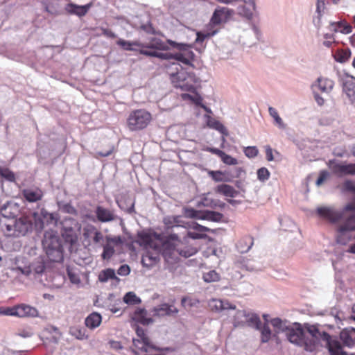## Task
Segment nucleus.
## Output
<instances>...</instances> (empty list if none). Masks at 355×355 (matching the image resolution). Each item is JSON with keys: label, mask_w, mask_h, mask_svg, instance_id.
Instances as JSON below:
<instances>
[{"label": "nucleus", "mask_w": 355, "mask_h": 355, "mask_svg": "<svg viewBox=\"0 0 355 355\" xmlns=\"http://www.w3.org/2000/svg\"><path fill=\"white\" fill-rule=\"evenodd\" d=\"M351 55L349 49H338L334 53V58L337 62L343 63L347 62Z\"/></svg>", "instance_id": "nucleus-37"}, {"label": "nucleus", "mask_w": 355, "mask_h": 355, "mask_svg": "<svg viewBox=\"0 0 355 355\" xmlns=\"http://www.w3.org/2000/svg\"><path fill=\"white\" fill-rule=\"evenodd\" d=\"M216 191L220 194L230 198L236 197L239 194V191H236L232 186L225 184L218 185L216 187Z\"/></svg>", "instance_id": "nucleus-34"}, {"label": "nucleus", "mask_w": 355, "mask_h": 355, "mask_svg": "<svg viewBox=\"0 0 355 355\" xmlns=\"http://www.w3.org/2000/svg\"><path fill=\"white\" fill-rule=\"evenodd\" d=\"M42 243L46 254L51 261H60L62 259V246L57 236H48L45 234Z\"/></svg>", "instance_id": "nucleus-5"}, {"label": "nucleus", "mask_w": 355, "mask_h": 355, "mask_svg": "<svg viewBox=\"0 0 355 355\" xmlns=\"http://www.w3.org/2000/svg\"><path fill=\"white\" fill-rule=\"evenodd\" d=\"M343 91L351 101L355 99V78L347 76L343 80Z\"/></svg>", "instance_id": "nucleus-24"}, {"label": "nucleus", "mask_w": 355, "mask_h": 355, "mask_svg": "<svg viewBox=\"0 0 355 355\" xmlns=\"http://www.w3.org/2000/svg\"><path fill=\"white\" fill-rule=\"evenodd\" d=\"M205 150L219 157L223 163L227 165H236L238 164L237 159L232 156L226 154L225 152L216 148L207 147Z\"/></svg>", "instance_id": "nucleus-23"}, {"label": "nucleus", "mask_w": 355, "mask_h": 355, "mask_svg": "<svg viewBox=\"0 0 355 355\" xmlns=\"http://www.w3.org/2000/svg\"><path fill=\"white\" fill-rule=\"evenodd\" d=\"M261 332V343H267L268 342L272 337V331L268 324L265 323L264 324H261L260 328L258 329Z\"/></svg>", "instance_id": "nucleus-39"}, {"label": "nucleus", "mask_w": 355, "mask_h": 355, "mask_svg": "<svg viewBox=\"0 0 355 355\" xmlns=\"http://www.w3.org/2000/svg\"><path fill=\"white\" fill-rule=\"evenodd\" d=\"M268 112L270 115L274 119L275 123L279 128H284L285 124L284 123L282 118L279 116L277 110L272 107H269Z\"/></svg>", "instance_id": "nucleus-41"}, {"label": "nucleus", "mask_w": 355, "mask_h": 355, "mask_svg": "<svg viewBox=\"0 0 355 355\" xmlns=\"http://www.w3.org/2000/svg\"><path fill=\"white\" fill-rule=\"evenodd\" d=\"M209 174L213 178V180H214L216 182H220L223 180V173L220 171H210Z\"/></svg>", "instance_id": "nucleus-62"}, {"label": "nucleus", "mask_w": 355, "mask_h": 355, "mask_svg": "<svg viewBox=\"0 0 355 355\" xmlns=\"http://www.w3.org/2000/svg\"><path fill=\"white\" fill-rule=\"evenodd\" d=\"M168 43L172 47L179 50L178 52L173 53V60L187 66L194 67L193 62L195 60V54L191 51L190 45L184 43H178L171 40H168Z\"/></svg>", "instance_id": "nucleus-4"}, {"label": "nucleus", "mask_w": 355, "mask_h": 355, "mask_svg": "<svg viewBox=\"0 0 355 355\" xmlns=\"http://www.w3.org/2000/svg\"><path fill=\"white\" fill-rule=\"evenodd\" d=\"M246 315V311L243 310H238L234 316V325L235 327L245 325V318Z\"/></svg>", "instance_id": "nucleus-40"}, {"label": "nucleus", "mask_w": 355, "mask_h": 355, "mask_svg": "<svg viewBox=\"0 0 355 355\" xmlns=\"http://www.w3.org/2000/svg\"><path fill=\"white\" fill-rule=\"evenodd\" d=\"M329 174L327 171H325V170L321 171L320 172L319 176L316 180V185L320 186L324 182V181H325L327 179V178L329 177Z\"/></svg>", "instance_id": "nucleus-59"}, {"label": "nucleus", "mask_w": 355, "mask_h": 355, "mask_svg": "<svg viewBox=\"0 0 355 355\" xmlns=\"http://www.w3.org/2000/svg\"><path fill=\"white\" fill-rule=\"evenodd\" d=\"M123 301L128 304H137L140 303V299L133 293L128 292L123 297Z\"/></svg>", "instance_id": "nucleus-44"}, {"label": "nucleus", "mask_w": 355, "mask_h": 355, "mask_svg": "<svg viewBox=\"0 0 355 355\" xmlns=\"http://www.w3.org/2000/svg\"><path fill=\"white\" fill-rule=\"evenodd\" d=\"M67 275L70 282L75 284H78L80 282L78 275L71 268H67Z\"/></svg>", "instance_id": "nucleus-52"}, {"label": "nucleus", "mask_w": 355, "mask_h": 355, "mask_svg": "<svg viewBox=\"0 0 355 355\" xmlns=\"http://www.w3.org/2000/svg\"><path fill=\"white\" fill-rule=\"evenodd\" d=\"M101 31L102 34L107 37L112 39L116 37V35L114 33H113L110 29L102 28Z\"/></svg>", "instance_id": "nucleus-63"}, {"label": "nucleus", "mask_w": 355, "mask_h": 355, "mask_svg": "<svg viewBox=\"0 0 355 355\" xmlns=\"http://www.w3.org/2000/svg\"><path fill=\"white\" fill-rule=\"evenodd\" d=\"M114 248L110 244L106 243L103 246V252L102 253V258L103 259H110L114 254Z\"/></svg>", "instance_id": "nucleus-45"}, {"label": "nucleus", "mask_w": 355, "mask_h": 355, "mask_svg": "<svg viewBox=\"0 0 355 355\" xmlns=\"http://www.w3.org/2000/svg\"><path fill=\"white\" fill-rule=\"evenodd\" d=\"M64 233L66 235V239L70 243H73L76 241L77 236L75 231L72 227H64Z\"/></svg>", "instance_id": "nucleus-54"}, {"label": "nucleus", "mask_w": 355, "mask_h": 355, "mask_svg": "<svg viewBox=\"0 0 355 355\" xmlns=\"http://www.w3.org/2000/svg\"><path fill=\"white\" fill-rule=\"evenodd\" d=\"M135 331L138 338L133 339V345L136 348L146 352H148L150 349H156L155 345L142 327L137 326Z\"/></svg>", "instance_id": "nucleus-10"}, {"label": "nucleus", "mask_w": 355, "mask_h": 355, "mask_svg": "<svg viewBox=\"0 0 355 355\" xmlns=\"http://www.w3.org/2000/svg\"><path fill=\"white\" fill-rule=\"evenodd\" d=\"M327 165L331 172L340 177L355 175V163H338L335 159L329 160Z\"/></svg>", "instance_id": "nucleus-11"}, {"label": "nucleus", "mask_w": 355, "mask_h": 355, "mask_svg": "<svg viewBox=\"0 0 355 355\" xmlns=\"http://www.w3.org/2000/svg\"><path fill=\"white\" fill-rule=\"evenodd\" d=\"M114 146L112 145L109 146L107 150L104 151H96L93 154V157L96 159H99L100 157H108L112 155L114 152Z\"/></svg>", "instance_id": "nucleus-50"}, {"label": "nucleus", "mask_w": 355, "mask_h": 355, "mask_svg": "<svg viewBox=\"0 0 355 355\" xmlns=\"http://www.w3.org/2000/svg\"><path fill=\"white\" fill-rule=\"evenodd\" d=\"M333 154L336 157H343L346 154V150L345 149V148H336L334 149Z\"/></svg>", "instance_id": "nucleus-64"}, {"label": "nucleus", "mask_w": 355, "mask_h": 355, "mask_svg": "<svg viewBox=\"0 0 355 355\" xmlns=\"http://www.w3.org/2000/svg\"><path fill=\"white\" fill-rule=\"evenodd\" d=\"M325 40L323 42L324 46L329 48L333 43H335V38L332 34H325L324 36Z\"/></svg>", "instance_id": "nucleus-60"}, {"label": "nucleus", "mask_w": 355, "mask_h": 355, "mask_svg": "<svg viewBox=\"0 0 355 355\" xmlns=\"http://www.w3.org/2000/svg\"><path fill=\"white\" fill-rule=\"evenodd\" d=\"M1 313L5 315L17 316V306L6 307L2 309Z\"/></svg>", "instance_id": "nucleus-57"}, {"label": "nucleus", "mask_w": 355, "mask_h": 355, "mask_svg": "<svg viewBox=\"0 0 355 355\" xmlns=\"http://www.w3.org/2000/svg\"><path fill=\"white\" fill-rule=\"evenodd\" d=\"M233 14L234 11L227 8L223 7L216 8L213 13L209 25L210 27H213V26L225 23Z\"/></svg>", "instance_id": "nucleus-13"}, {"label": "nucleus", "mask_w": 355, "mask_h": 355, "mask_svg": "<svg viewBox=\"0 0 355 355\" xmlns=\"http://www.w3.org/2000/svg\"><path fill=\"white\" fill-rule=\"evenodd\" d=\"M180 257L187 258L197 252V249L193 247L185 246L184 248H180Z\"/></svg>", "instance_id": "nucleus-49"}, {"label": "nucleus", "mask_w": 355, "mask_h": 355, "mask_svg": "<svg viewBox=\"0 0 355 355\" xmlns=\"http://www.w3.org/2000/svg\"><path fill=\"white\" fill-rule=\"evenodd\" d=\"M317 82L318 89L323 93H329L334 85V81L327 78H318Z\"/></svg>", "instance_id": "nucleus-32"}, {"label": "nucleus", "mask_w": 355, "mask_h": 355, "mask_svg": "<svg viewBox=\"0 0 355 355\" xmlns=\"http://www.w3.org/2000/svg\"><path fill=\"white\" fill-rule=\"evenodd\" d=\"M90 7L91 3L85 6H78L74 3H69L66 7V10L71 15L83 17L87 13Z\"/></svg>", "instance_id": "nucleus-26"}, {"label": "nucleus", "mask_w": 355, "mask_h": 355, "mask_svg": "<svg viewBox=\"0 0 355 355\" xmlns=\"http://www.w3.org/2000/svg\"><path fill=\"white\" fill-rule=\"evenodd\" d=\"M253 244V238L251 236H245L238 241L236 247L241 253H244L249 251Z\"/></svg>", "instance_id": "nucleus-35"}, {"label": "nucleus", "mask_w": 355, "mask_h": 355, "mask_svg": "<svg viewBox=\"0 0 355 355\" xmlns=\"http://www.w3.org/2000/svg\"><path fill=\"white\" fill-rule=\"evenodd\" d=\"M193 94H194V96L193 97V100L191 102H193L195 105L201 107L207 112H211L210 109L202 103L203 99L202 96L198 93V90L196 91V93Z\"/></svg>", "instance_id": "nucleus-46"}, {"label": "nucleus", "mask_w": 355, "mask_h": 355, "mask_svg": "<svg viewBox=\"0 0 355 355\" xmlns=\"http://www.w3.org/2000/svg\"><path fill=\"white\" fill-rule=\"evenodd\" d=\"M116 44L121 46L123 50L125 51H138L143 46V43L138 41H126L123 39H119L116 42Z\"/></svg>", "instance_id": "nucleus-28"}, {"label": "nucleus", "mask_w": 355, "mask_h": 355, "mask_svg": "<svg viewBox=\"0 0 355 355\" xmlns=\"http://www.w3.org/2000/svg\"><path fill=\"white\" fill-rule=\"evenodd\" d=\"M286 334L291 343L303 347L306 351L311 352L315 351L314 341L309 340L300 324L295 323V327H291Z\"/></svg>", "instance_id": "nucleus-3"}, {"label": "nucleus", "mask_w": 355, "mask_h": 355, "mask_svg": "<svg viewBox=\"0 0 355 355\" xmlns=\"http://www.w3.org/2000/svg\"><path fill=\"white\" fill-rule=\"evenodd\" d=\"M304 327L306 329L307 332L311 336V338H309V340H313L315 343V350L316 349L317 345L318 344V341L320 338H327L329 337V334L326 332L321 333L317 325H312L309 324H305Z\"/></svg>", "instance_id": "nucleus-19"}, {"label": "nucleus", "mask_w": 355, "mask_h": 355, "mask_svg": "<svg viewBox=\"0 0 355 355\" xmlns=\"http://www.w3.org/2000/svg\"><path fill=\"white\" fill-rule=\"evenodd\" d=\"M137 242L142 246L150 247L151 248H155L156 245L153 243V236L150 233L147 232H140L137 234Z\"/></svg>", "instance_id": "nucleus-27"}, {"label": "nucleus", "mask_w": 355, "mask_h": 355, "mask_svg": "<svg viewBox=\"0 0 355 355\" xmlns=\"http://www.w3.org/2000/svg\"><path fill=\"white\" fill-rule=\"evenodd\" d=\"M203 279L206 282H218L220 279V275L215 270H209L203 274Z\"/></svg>", "instance_id": "nucleus-43"}, {"label": "nucleus", "mask_w": 355, "mask_h": 355, "mask_svg": "<svg viewBox=\"0 0 355 355\" xmlns=\"http://www.w3.org/2000/svg\"><path fill=\"white\" fill-rule=\"evenodd\" d=\"M257 178L261 182L268 180L270 178L269 171L265 167L259 168L257 171Z\"/></svg>", "instance_id": "nucleus-53"}, {"label": "nucleus", "mask_w": 355, "mask_h": 355, "mask_svg": "<svg viewBox=\"0 0 355 355\" xmlns=\"http://www.w3.org/2000/svg\"><path fill=\"white\" fill-rule=\"evenodd\" d=\"M101 315L96 312L89 314L85 319V325L89 329L98 327L101 323Z\"/></svg>", "instance_id": "nucleus-31"}, {"label": "nucleus", "mask_w": 355, "mask_h": 355, "mask_svg": "<svg viewBox=\"0 0 355 355\" xmlns=\"http://www.w3.org/2000/svg\"><path fill=\"white\" fill-rule=\"evenodd\" d=\"M209 305L211 310L215 311H223V303L222 300L219 299H212L210 300Z\"/></svg>", "instance_id": "nucleus-51"}, {"label": "nucleus", "mask_w": 355, "mask_h": 355, "mask_svg": "<svg viewBox=\"0 0 355 355\" xmlns=\"http://www.w3.org/2000/svg\"><path fill=\"white\" fill-rule=\"evenodd\" d=\"M139 53L141 55L148 56V57H153L157 58L161 60H173V53H162L159 52V51H148L146 49H140Z\"/></svg>", "instance_id": "nucleus-29"}, {"label": "nucleus", "mask_w": 355, "mask_h": 355, "mask_svg": "<svg viewBox=\"0 0 355 355\" xmlns=\"http://www.w3.org/2000/svg\"><path fill=\"white\" fill-rule=\"evenodd\" d=\"M152 121V114L145 109L132 111L127 118V127L132 132L146 128Z\"/></svg>", "instance_id": "nucleus-2"}, {"label": "nucleus", "mask_w": 355, "mask_h": 355, "mask_svg": "<svg viewBox=\"0 0 355 355\" xmlns=\"http://www.w3.org/2000/svg\"><path fill=\"white\" fill-rule=\"evenodd\" d=\"M245 324L257 329L260 328L261 322L259 317L257 314L246 313L245 318Z\"/></svg>", "instance_id": "nucleus-36"}, {"label": "nucleus", "mask_w": 355, "mask_h": 355, "mask_svg": "<svg viewBox=\"0 0 355 355\" xmlns=\"http://www.w3.org/2000/svg\"><path fill=\"white\" fill-rule=\"evenodd\" d=\"M258 149L255 146H248L244 149L245 156L249 158L255 157L258 155Z\"/></svg>", "instance_id": "nucleus-56"}, {"label": "nucleus", "mask_w": 355, "mask_h": 355, "mask_svg": "<svg viewBox=\"0 0 355 355\" xmlns=\"http://www.w3.org/2000/svg\"><path fill=\"white\" fill-rule=\"evenodd\" d=\"M171 65L176 66L175 73H169L170 80L174 87L182 91L196 93L201 87V80L193 72H187L179 64L172 62Z\"/></svg>", "instance_id": "nucleus-1"}, {"label": "nucleus", "mask_w": 355, "mask_h": 355, "mask_svg": "<svg viewBox=\"0 0 355 355\" xmlns=\"http://www.w3.org/2000/svg\"><path fill=\"white\" fill-rule=\"evenodd\" d=\"M83 238L85 245L89 247L101 243L103 234L96 227L88 224L83 227Z\"/></svg>", "instance_id": "nucleus-9"}, {"label": "nucleus", "mask_w": 355, "mask_h": 355, "mask_svg": "<svg viewBox=\"0 0 355 355\" xmlns=\"http://www.w3.org/2000/svg\"><path fill=\"white\" fill-rule=\"evenodd\" d=\"M352 231H355V216H348L344 223L336 228V241L338 244L346 245L353 237Z\"/></svg>", "instance_id": "nucleus-6"}, {"label": "nucleus", "mask_w": 355, "mask_h": 355, "mask_svg": "<svg viewBox=\"0 0 355 355\" xmlns=\"http://www.w3.org/2000/svg\"><path fill=\"white\" fill-rule=\"evenodd\" d=\"M148 313L144 309H137L132 314V318L135 322H137L144 325H148L153 322L151 318L147 316Z\"/></svg>", "instance_id": "nucleus-25"}, {"label": "nucleus", "mask_w": 355, "mask_h": 355, "mask_svg": "<svg viewBox=\"0 0 355 355\" xmlns=\"http://www.w3.org/2000/svg\"><path fill=\"white\" fill-rule=\"evenodd\" d=\"M152 311L153 316L164 317L177 314L178 309L174 305L164 303L154 307Z\"/></svg>", "instance_id": "nucleus-17"}, {"label": "nucleus", "mask_w": 355, "mask_h": 355, "mask_svg": "<svg viewBox=\"0 0 355 355\" xmlns=\"http://www.w3.org/2000/svg\"><path fill=\"white\" fill-rule=\"evenodd\" d=\"M69 332L71 335H72L77 339L83 340L87 338L85 329L79 327H71L70 328Z\"/></svg>", "instance_id": "nucleus-42"}, {"label": "nucleus", "mask_w": 355, "mask_h": 355, "mask_svg": "<svg viewBox=\"0 0 355 355\" xmlns=\"http://www.w3.org/2000/svg\"><path fill=\"white\" fill-rule=\"evenodd\" d=\"M117 279L115 275L114 270L107 268L102 270L98 275V280L101 282H106L109 279Z\"/></svg>", "instance_id": "nucleus-38"}, {"label": "nucleus", "mask_w": 355, "mask_h": 355, "mask_svg": "<svg viewBox=\"0 0 355 355\" xmlns=\"http://www.w3.org/2000/svg\"><path fill=\"white\" fill-rule=\"evenodd\" d=\"M340 340L345 347H355V329H345L340 334Z\"/></svg>", "instance_id": "nucleus-21"}, {"label": "nucleus", "mask_w": 355, "mask_h": 355, "mask_svg": "<svg viewBox=\"0 0 355 355\" xmlns=\"http://www.w3.org/2000/svg\"><path fill=\"white\" fill-rule=\"evenodd\" d=\"M317 214L331 223H336L344 218V211H340L332 207H320L316 209Z\"/></svg>", "instance_id": "nucleus-12"}, {"label": "nucleus", "mask_w": 355, "mask_h": 355, "mask_svg": "<svg viewBox=\"0 0 355 355\" xmlns=\"http://www.w3.org/2000/svg\"><path fill=\"white\" fill-rule=\"evenodd\" d=\"M270 324L274 327L275 333L287 332L291 327L287 324L286 320H282L279 318H273L270 320Z\"/></svg>", "instance_id": "nucleus-33"}, {"label": "nucleus", "mask_w": 355, "mask_h": 355, "mask_svg": "<svg viewBox=\"0 0 355 355\" xmlns=\"http://www.w3.org/2000/svg\"><path fill=\"white\" fill-rule=\"evenodd\" d=\"M106 241H107V244H110V245H113L114 247L122 243V239H121V236H114V237L107 236Z\"/></svg>", "instance_id": "nucleus-58"}, {"label": "nucleus", "mask_w": 355, "mask_h": 355, "mask_svg": "<svg viewBox=\"0 0 355 355\" xmlns=\"http://www.w3.org/2000/svg\"><path fill=\"white\" fill-rule=\"evenodd\" d=\"M168 43V40L166 42L163 41L162 39L159 37H151L149 40V42L146 44H143L141 48L140 49H146L148 51H168L170 49Z\"/></svg>", "instance_id": "nucleus-14"}, {"label": "nucleus", "mask_w": 355, "mask_h": 355, "mask_svg": "<svg viewBox=\"0 0 355 355\" xmlns=\"http://www.w3.org/2000/svg\"><path fill=\"white\" fill-rule=\"evenodd\" d=\"M12 207V205L9 202L3 205L0 207V214L2 215L3 217L6 218H11L13 217L14 215L12 214L10 211H8V209H10Z\"/></svg>", "instance_id": "nucleus-55"}, {"label": "nucleus", "mask_w": 355, "mask_h": 355, "mask_svg": "<svg viewBox=\"0 0 355 355\" xmlns=\"http://www.w3.org/2000/svg\"><path fill=\"white\" fill-rule=\"evenodd\" d=\"M0 176L10 182H13L15 180L14 173L7 168H0Z\"/></svg>", "instance_id": "nucleus-48"}, {"label": "nucleus", "mask_w": 355, "mask_h": 355, "mask_svg": "<svg viewBox=\"0 0 355 355\" xmlns=\"http://www.w3.org/2000/svg\"><path fill=\"white\" fill-rule=\"evenodd\" d=\"M130 267L126 264L121 266L117 271L118 274L121 276L128 275L130 273Z\"/></svg>", "instance_id": "nucleus-61"}, {"label": "nucleus", "mask_w": 355, "mask_h": 355, "mask_svg": "<svg viewBox=\"0 0 355 355\" xmlns=\"http://www.w3.org/2000/svg\"><path fill=\"white\" fill-rule=\"evenodd\" d=\"M14 227L16 232H18L20 234L25 235L32 229V220L28 216H22L15 220Z\"/></svg>", "instance_id": "nucleus-16"}, {"label": "nucleus", "mask_w": 355, "mask_h": 355, "mask_svg": "<svg viewBox=\"0 0 355 355\" xmlns=\"http://www.w3.org/2000/svg\"><path fill=\"white\" fill-rule=\"evenodd\" d=\"M153 251H147L142 257L141 263L146 268H151L159 261V254L157 247L153 248Z\"/></svg>", "instance_id": "nucleus-18"}, {"label": "nucleus", "mask_w": 355, "mask_h": 355, "mask_svg": "<svg viewBox=\"0 0 355 355\" xmlns=\"http://www.w3.org/2000/svg\"><path fill=\"white\" fill-rule=\"evenodd\" d=\"M95 214L97 219L101 223L110 222L115 219L114 211L102 206L96 207Z\"/></svg>", "instance_id": "nucleus-20"}, {"label": "nucleus", "mask_w": 355, "mask_h": 355, "mask_svg": "<svg viewBox=\"0 0 355 355\" xmlns=\"http://www.w3.org/2000/svg\"><path fill=\"white\" fill-rule=\"evenodd\" d=\"M183 216L188 218L208 220L212 221H219L223 217V215L220 213L216 211H201L196 210L191 207H184L183 209Z\"/></svg>", "instance_id": "nucleus-8"}, {"label": "nucleus", "mask_w": 355, "mask_h": 355, "mask_svg": "<svg viewBox=\"0 0 355 355\" xmlns=\"http://www.w3.org/2000/svg\"><path fill=\"white\" fill-rule=\"evenodd\" d=\"M218 32V29H214L213 27H210L209 25H208L206 30L197 32L196 42L202 43L206 39L215 35Z\"/></svg>", "instance_id": "nucleus-30"}, {"label": "nucleus", "mask_w": 355, "mask_h": 355, "mask_svg": "<svg viewBox=\"0 0 355 355\" xmlns=\"http://www.w3.org/2000/svg\"><path fill=\"white\" fill-rule=\"evenodd\" d=\"M16 306L17 317H36L38 315V311L35 307L31 306L25 304H18L16 305Z\"/></svg>", "instance_id": "nucleus-22"}, {"label": "nucleus", "mask_w": 355, "mask_h": 355, "mask_svg": "<svg viewBox=\"0 0 355 355\" xmlns=\"http://www.w3.org/2000/svg\"><path fill=\"white\" fill-rule=\"evenodd\" d=\"M207 123L209 127L214 128L221 132H223V130H225V127L221 123L215 120L214 119H212L210 116H208V120Z\"/></svg>", "instance_id": "nucleus-47"}, {"label": "nucleus", "mask_w": 355, "mask_h": 355, "mask_svg": "<svg viewBox=\"0 0 355 355\" xmlns=\"http://www.w3.org/2000/svg\"><path fill=\"white\" fill-rule=\"evenodd\" d=\"M180 248L173 241H165L162 244V255L169 270L173 269V266L180 260Z\"/></svg>", "instance_id": "nucleus-7"}, {"label": "nucleus", "mask_w": 355, "mask_h": 355, "mask_svg": "<svg viewBox=\"0 0 355 355\" xmlns=\"http://www.w3.org/2000/svg\"><path fill=\"white\" fill-rule=\"evenodd\" d=\"M23 198L31 203L37 202L42 200L44 191L38 187L26 188L21 191Z\"/></svg>", "instance_id": "nucleus-15"}]
</instances>
